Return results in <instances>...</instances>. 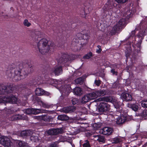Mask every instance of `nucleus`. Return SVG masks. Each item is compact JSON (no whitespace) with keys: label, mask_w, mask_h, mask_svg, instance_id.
Returning a JSON list of instances; mask_svg holds the SVG:
<instances>
[{"label":"nucleus","mask_w":147,"mask_h":147,"mask_svg":"<svg viewBox=\"0 0 147 147\" xmlns=\"http://www.w3.org/2000/svg\"><path fill=\"white\" fill-rule=\"evenodd\" d=\"M35 93L36 95L40 96L42 95L49 96L50 95V93L47 92L45 91L41 88H38L35 90Z\"/></svg>","instance_id":"a211bd4d"},{"label":"nucleus","mask_w":147,"mask_h":147,"mask_svg":"<svg viewBox=\"0 0 147 147\" xmlns=\"http://www.w3.org/2000/svg\"><path fill=\"white\" fill-rule=\"evenodd\" d=\"M97 47L98 49H97L96 52L98 54H100L101 53L102 50L101 48V47L100 45H98L97 46Z\"/></svg>","instance_id":"09e8293b"},{"label":"nucleus","mask_w":147,"mask_h":147,"mask_svg":"<svg viewBox=\"0 0 147 147\" xmlns=\"http://www.w3.org/2000/svg\"><path fill=\"white\" fill-rule=\"evenodd\" d=\"M40 80V79H39V78H38V79H34V81H35V82H38L39 80Z\"/></svg>","instance_id":"13d9d810"},{"label":"nucleus","mask_w":147,"mask_h":147,"mask_svg":"<svg viewBox=\"0 0 147 147\" xmlns=\"http://www.w3.org/2000/svg\"><path fill=\"white\" fill-rule=\"evenodd\" d=\"M71 102L73 105H75L78 102V100L77 98H74L72 100Z\"/></svg>","instance_id":"8fccbe9b"},{"label":"nucleus","mask_w":147,"mask_h":147,"mask_svg":"<svg viewBox=\"0 0 147 147\" xmlns=\"http://www.w3.org/2000/svg\"><path fill=\"white\" fill-rule=\"evenodd\" d=\"M82 90L79 87L75 88L73 90V92L76 94L80 95L82 94Z\"/></svg>","instance_id":"c85d7f7f"},{"label":"nucleus","mask_w":147,"mask_h":147,"mask_svg":"<svg viewBox=\"0 0 147 147\" xmlns=\"http://www.w3.org/2000/svg\"><path fill=\"white\" fill-rule=\"evenodd\" d=\"M80 144L81 147H91L89 141L88 140H85L82 144L80 142Z\"/></svg>","instance_id":"7c9ffc66"},{"label":"nucleus","mask_w":147,"mask_h":147,"mask_svg":"<svg viewBox=\"0 0 147 147\" xmlns=\"http://www.w3.org/2000/svg\"><path fill=\"white\" fill-rule=\"evenodd\" d=\"M136 33V30H134L132 31L130 35V37H134V40L136 41V39L137 38H138L139 40H138L137 46L138 47L140 48L141 47V45L142 42V40L144 38V34L142 32H140L136 36L135 35Z\"/></svg>","instance_id":"6e6552de"},{"label":"nucleus","mask_w":147,"mask_h":147,"mask_svg":"<svg viewBox=\"0 0 147 147\" xmlns=\"http://www.w3.org/2000/svg\"><path fill=\"white\" fill-rule=\"evenodd\" d=\"M92 94L94 95L93 96L94 99L98 97L103 96L105 95L106 94L105 90L104 89L98 90L95 92H92Z\"/></svg>","instance_id":"6ab92c4d"},{"label":"nucleus","mask_w":147,"mask_h":147,"mask_svg":"<svg viewBox=\"0 0 147 147\" xmlns=\"http://www.w3.org/2000/svg\"><path fill=\"white\" fill-rule=\"evenodd\" d=\"M111 141L113 143H119V145L118 146L119 147L121 146V143L122 142V140L121 138L117 137H115V138H112L111 140Z\"/></svg>","instance_id":"b1692460"},{"label":"nucleus","mask_w":147,"mask_h":147,"mask_svg":"<svg viewBox=\"0 0 147 147\" xmlns=\"http://www.w3.org/2000/svg\"><path fill=\"white\" fill-rule=\"evenodd\" d=\"M0 143L5 147H13L11 142L7 137L3 136L0 138Z\"/></svg>","instance_id":"f8f14e48"},{"label":"nucleus","mask_w":147,"mask_h":147,"mask_svg":"<svg viewBox=\"0 0 147 147\" xmlns=\"http://www.w3.org/2000/svg\"><path fill=\"white\" fill-rule=\"evenodd\" d=\"M144 145L146 146H147V142Z\"/></svg>","instance_id":"e2e57ef3"},{"label":"nucleus","mask_w":147,"mask_h":147,"mask_svg":"<svg viewBox=\"0 0 147 147\" xmlns=\"http://www.w3.org/2000/svg\"><path fill=\"white\" fill-rule=\"evenodd\" d=\"M102 134L104 135H110L113 131V129L109 127H105L101 129Z\"/></svg>","instance_id":"aec40b11"},{"label":"nucleus","mask_w":147,"mask_h":147,"mask_svg":"<svg viewBox=\"0 0 147 147\" xmlns=\"http://www.w3.org/2000/svg\"><path fill=\"white\" fill-rule=\"evenodd\" d=\"M142 147H146V146L143 145Z\"/></svg>","instance_id":"774afa93"},{"label":"nucleus","mask_w":147,"mask_h":147,"mask_svg":"<svg viewBox=\"0 0 147 147\" xmlns=\"http://www.w3.org/2000/svg\"><path fill=\"white\" fill-rule=\"evenodd\" d=\"M117 5L112 1H108L102 8L103 13L106 14V16H111L113 13L115 11L116 7Z\"/></svg>","instance_id":"423d86ee"},{"label":"nucleus","mask_w":147,"mask_h":147,"mask_svg":"<svg viewBox=\"0 0 147 147\" xmlns=\"http://www.w3.org/2000/svg\"><path fill=\"white\" fill-rule=\"evenodd\" d=\"M44 72H44V73L43 71L42 72V74H45V73H47V70H46V71H44Z\"/></svg>","instance_id":"680f3d73"},{"label":"nucleus","mask_w":147,"mask_h":147,"mask_svg":"<svg viewBox=\"0 0 147 147\" xmlns=\"http://www.w3.org/2000/svg\"><path fill=\"white\" fill-rule=\"evenodd\" d=\"M71 145L73 147H75V145L74 144H72L71 143Z\"/></svg>","instance_id":"0e129e2a"},{"label":"nucleus","mask_w":147,"mask_h":147,"mask_svg":"<svg viewBox=\"0 0 147 147\" xmlns=\"http://www.w3.org/2000/svg\"><path fill=\"white\" fill-rule=\"evenodd\" d=\"M17 143L20 147H28L27 143L24 141L18 140Z\"/></svg>","instance_id":"c756f323"},{"label":"nucleus","mask_w":147,"mask_h":147,"mask_svg":"<svg viewBox=\"0 0 147 147\" xmlns=\"http://www.w3.org/2000/svg\"><path fill=\"white\" fill-rule=\"evenodd\" d=\"M32 108H28L25 110V112L27 114H32Z\"/></svg>","instance_id":"58836bf2"},{"label":"nucleus","mask_w":147,"mask_h":147,"mask_svg":"<svg viewBox=\"0 0 147 147\" xmlns=\"http://www.w3.org/2000/svg\"><path fill=\"white\" fill-rule=\"evenodd\" d=\"M23 23L24 26L27 27H29L31 25V23L28 22V20L27 19H25L24 20Z\"/></svg>","instance_id":"ea45409f"},{"label":"nucleus","mask_w":147,"mask_h":147,"mask_svg":"<svg viewBox=\"0 0 147 147\" xmlns=\"http://www.w3.org/2000/svg\"><path fill=\"white\" fill-rule=\"evenodd\" d=\"M105 98V100L107 102H111L112 101V99L110 97H106Z\"/></svg>","instance_id":"de8ad7c7"},{"label":"nucleus","mask_w":147,"mask_h":147,"mask_svg":"<svg viewBox=\"0 0 147 147\" xmlns=\"http://www.w3.org/2000/svg\"><path fill=\"white\" fill-rule=\"evenodd\" d=\"M112 67H117V65H113L112 66Z\"/></svg>","instance_id":"052dcab7"},{"label":"nucleus","mask_w":147,"mask_h":147,"mask_svg":"<svg viewBox=\"0 0 147 147\" xmlns=\"http://www.w3.org/2000/svg\"><path fill=\"white\" fill-rule=\"evenodd\" d=\"M21 135L22 136H28V134L27 131H23L21 132Z\"/></svg>","instance_id":"49530a36"},{"label":"nucleus","mask_w":147,"mask_h":147,"mask_svg":"<svg viewBox=\"0 0 147 147\" xmlns=\"http://www.w3.org/2000/svg\"><path fill=\"white\" fill-rule=\"evenodd\" d=\"M102 124L101 122H97L93 124L92 126L96 130H97L100 128L102 126Z\"/></svg>","instance_id":"2f4dec72"},{"label":"nucleus","mask_w":147,"mask_h":147,"mask_svg":"<svg viewBox=\"0 0 147 147\" xmlns=\"http://www.w3.org/2000/svg\"><path fill=\"white\" fill-rule=\"evenodd\" d=\"M84 6L85 7H86V8H88H88L87 7V6H88V5H87H87H86V3H85L84 4Z\"/></svg>","instance_id":"bf43d9fd"},{"label":"nucleus","mask_w":147,"mask_h":147,"mask_svg":"<svg viewBox=\"0 0 147 147\" xmlns=\"http://www.w3.org/2000/svg\"><path fill=\"white\" fill-rule=\"evenodd\" d=\"M16 87L12 83H8L6 85L0 84V106L6 105V103L9 102L16 104L18 100L16 96Z\"/></svg>","instance_id":"f03ea898"},{"label":"nucleus","mask_w":147,"mask_h":147,"mask_svg":"<svg viewBox=\"0 0 147 147\" xmlns=\"http://www.w3.org/2000/svg\"><path fill=\"white\" fill-rule=\"evenodd\" d=\"M133 15L132 10H129L127 11L125 15V17L121 19L117 23L116 25L113 26L110 33V34L111 35H115L116 33H118L121 28L125 27L126 24V23L127 20L131 17Z\"/></svg>","instance_id":"20e7f679"},{"label":"nucleus","mask_w":147,"mask_h":147,"mask_svg":"<svg viewBox=\"0 0 147 147\" xmlns=\"http://www.w3.org/2000/svg\"><path fill=\"white\" fill-rule=\"evenodd\" d=\"M132 136L133 138L134 137V138H135V139H134V140H137V139H138V136H136L135 135H133Z\"/></svg>","instance_id":"4d7b16f0"},{"label":"nucleus","mask_w":147,"mask_h":147,"mask_svg":"<svg viewBox=\"0 0 147 147\" xmlns=\"http://www.w3.org/2000/svg\"><path fill=\"white\" fill-rule=\"evenodd\" d=\"M76 36V38L74 39V41L73 42L71 46V49L74 52L80 51L81 49V47H80L78 46V45L84 46L88 43L89 38V36L86 33L84 34L82 33H78Z\"/></svg>","instance_id":"7ed1b4c3"},{"label":"nucleus","mask_w":147,"mask_h":147,"mask_svg":"<svg viewBox=\"0 0 147 147\" xmlns=\"http://www.w3.org/2000/svg\"><path fill=\"white\" fill-rule=\"evenodd\" d=\"M20 92L24 94V96L26 98L32 93V91L30 89L24 87L23 88L21 89Z\"/></svg>","instance_id":"412c9836"},{"label":"nucleus","mask_w":147,"mask_h":147,"mask_svg":"<svg viewBox=\"0 0 147 147\" xmlns=\"http://www.w3.org/2000/svg\"><path fill=\"white\" fill-rule=\"evenodd\" d=\"M66 26V24H65L64 25V26H61V29L62 30L61 32V30H60L59 28H57L58 29H59L58 30H59V33H61L62 32L63 34V32L64 31H66V30H68V29H67V28L65 27Z\"/></svg>","instance_id":"e433bc0d"},{"label":"nucleus","mask_w":147,"mask_h":147,"mask_svg":"<svg viewBox=\"0 0 147 147\" xmlns=\"http://www.w3.org/2000/svg\"><path fill=\"white\" fill-rule=\"evenodd\" d=\"M92 57V53L90 52L88 53L83 56L84 59H88Z\"/></svg>","instance_id":"c9c22d12"},{"label":"nucleus","mask_w":147,"mask_h":147,"mask_svg":"<svg viewBox=\"0 0 147 147\" xmlns=\"http://www.w3.org/2000/svg\"><path fill=\"white\" fill-rule=\"evenodd\" d=\"M39 52L42 55H49L51 53L50 47L48 45V41L45 38L41 39L37 44Z\"/></svg>","instance_id":"39448f33"},{"label":"nucleus","mask_w":147,"mask_h":147,"mask_svg":"<svg viewBox=\"0 0 147 147\" xmlns=\"http://www.w3.org/2000/svg\"><path fill=\"white\" fill-rule=\"evenodd\" d=\"M94 84L97 86H99L101 84V81L100 80H96L94 81Z\"/></svg>","instance_id":"3c124183"},{"label":"nucleus","mask_w":147,"mask_h":147,"mask_svg":"<svg viewBox=\"0 0 147 147\" xmlns=\"http://www.w3.org/2000/svg\"><path fill=\"white\" fill-rule=\"evenodd\" d=\"M63 129L61 128H52L47 131L48 134L50 135H57L62 133Z\"/></svg>","instance_id":"4468645a"},{"label":"nucleus","mask_w":147,"mask_h":147,"mask_svg":"<svg viewBox=\"0 0 147 147\" xmlns=\"http://www.w3.org/2000/svg\"><path fill=\"white\" fill-rule=\"evenodd\" d=\"M62 71V67L59 66L55 69L54 70V73L56 75H59Z\"/></svg>","instance_id":"cd10ccee"},{"label":"nucleus","mask_w":147,"mask_h":147,"mask_svg":"<svg viewBox=\"0 0 147 147\" xmlns=\"http://www.w3.org/2000/svg\"><path fill=\"white\" fill-rule=\"evenodd\" d=\"M23 63H18L16 66L14 63L9 65L6 70V75L12 79L13 81L20 80L26 78L28 74L32 73L34 70L30 60L24 61Z\"/></svg>","instance_id":"f257e3e1"},{"label":"nucleus","mask_w":147,"mask_h":147,"mask_svg":"<svg viewBox=\"0 0 147 147\" xmlns=\"http://www.w3.org/2000/svg\"><path fill=\"white\" fill-rule=\"evenodd\" d=\"M75 109L71 107H64L63 109L64 112L66 113H71L75 111Z\"/></svg>","instance_id":"393cba45"},{"label":"nucleus","mask_w":147,"mask_h":147,"mask_svg":"<svg viewBox=\"0 0 147 147\" xmlns=\"http://www.w3.org/2000/svg\"><path fill=\"white\" fill-rule=\"evenodd\" d=\"M31 140L34 142H36L38 141V137L37 136H32L30 137Z\"/></svg>","instance_id":"4c0bfd02"},{"label":"nucleus","mask_w":147,"mask_h":147,"mask_svg":"<svg viewBox=\"0 0 147 147\" xmlns=\"http://www.w3.org/2000/svg\"><path fill=\"white\" fill-rule=\"evenodd\" d=\"M32 114L34 115L38 114L39 113H47L48 111L42 109H36L32 108Z\"/></svg>","instance_id":"5701e85b"},{"label":"nucleus","mask_w":147,"mask_h":147,"mask_svg":"<svg viewBox=\"0 0 147 147\" xmlns=\"http://www.w3.org/2000/svg\"><path fill=\"white\" fill-rule=\"evenodd\" d=\"M110 106L106 102H100L98 105L97 109L99 112L106 113L109 110Z\"/></svg>","instance_id":"9d476101"},{"label":"nucleus","mask_w":147,"mask_h":147,"mask_svg":"<svg viewBox=\"0 0 147 147\" xmlns=\"http://www.w3.org/2000/svg\"><path fill=\"white\" fill-rule=\"evenodd\" d=\"M121 97L123 100L127 101H131L132 100L131 95L127 91H125L122 93Z\"/></svg>","instance_id":"f3484780"},{"label":"nucleus","mask_w":147,"mask_h":147,"mask_svg":"<svg viewBox=\"0 0 147 147\" xmlns=\"http://www.w3.org/2000/svg\"><path fill=\"white\" fill-rule=\"evenodd\" d=\"M128 107L135 111H137L139 108L138 105L134 104H128Z\"/></svg>","instance_id":"bb28decb"},{"label":"nucleus","mask_w":147,"mask_h":147,"mask_svg":"<svg viewBox=\"0 0 147 147\" xmlns=\"http://www.w3.org/2000/svg\"><path fill=\"white\" fill-rule=\"evenodd\" d=\"M84 82L83 78L81 77L78 78L75 80V83L77 84H82Z\"/></svg>","instance_id":"f704fd0d"},{"label":"nucleus","mask_w":147,"mask_h":147,"mask_svg":"<svg viewBox=\"0 0 147 147\" xmlns=\"http://www.w3.org/2000/svg\"><path fill=\"white\" fill-rule=\"evenodd\" d=\"M28 119L27 117L24 114L21 115L18 114L12 115L10 118L9 119L11 121H15L22 119L26 120Z\"/></svg>","instance_id":"ddd939ff"},{"label":"nucleus","mask_w":147,"mask_h":147,"mask_svg":"<svg viewBox=\"0 0 147 147\" xmlns=\"http://www.w3.org/2000/svg\"><path fill=\"white\" fill-rule=\"evenodd\" d=\"M81 132V130L80 129H77L76 131H75L74 133L75 134H76Z\"/></svg>","instance_id":"6e6d98bb"},{"label":"nucleus","mask_w":147,"mask_h":147,"mask_svg":"<svg viewBox=\"0 0 147 147\" xmlns=\"http://www.w3.org/2000/svg\"><path fill=\"white\" fill-rule=\"evenodd\" d=\"M57 119L58 120L61 121H66L69 119V117L66 115L63 114L58 115Z\"/></svg>","instance_id":"a878e982"},{"label":"nucleus","mask_w":147,"mask_h":147,"mask_svg":"<svg viewBox=\"0 0 147 147\" xmlns=\"http://www.w3.org/2000/svg\"><path fill=\"white\" fill-rule=\"evenodd\" d=\"M50 147H57V145L55 144H52L50 145Z\"/></svg>","instance_id":"5fc2aeb1"},{"label":"nucleus","mask_w":147,"mask_h":147,"mask_svg":"<svg viewBox=\"0 0 147 147\" xmlns=\"http://www.w3.org/2000/svg\"><path fill=\"white\" fill-rule=\"evenodd\" d=\"M141 105L142 107L144 108H147V100L142 101Z\"/></svg>","instance_id":"79ce46f5"},{"label":"nucleus","mask_w":147,"mask_h":147,"mask_svg":"<svg viewBox=\"0 0 147 147\" xmlns=\"http://www.w3.org/2000/svg\"><path fill=\"white\" fill-rule=\"evenodd\" d=\"M114 106L116 109V111L119 112L121 113V111L122 107L118 103H116L114 104Z\"/></svg>","instance_id":"473e14b6"},{"label":"nucleus","mask_w":147,"mask_h":147,"mask_svg":"<svg viewBox=\"0 0 147 147\" xmlns=\"http://www.w3.org/2000/svg\"><path fill=\"white\" fill-rule=\"evenodd\" d=\"M54 117L49 115L47 114H45L38 116V119L45 122H51L52 121Z\"/></svg>","instance_id":"dca6fc26"},{"label":"nucleus","mask_w":147,"mask_h":147,"mask_svg":"<svg viewBox=\"0 0 147 147\" xmlns=\"http://www.w3.org/2000/svg\"><path fill=\"white\" fill-rule=\"evenodd\" d=\"M119 4H123L125 3L128 1V0H115Z\"/></svg>","instance_id":"37998d69"},{"label":"nucleus","mask_w":147,"mask_h":147,"mask_svg":"<svg viewBox=\"0 0 147 147\" xmlns=\"http://www.w3.org/2000/svg\"><path fill=\"white\" fill-rule=\"evenodd\" d=\"M111 72L112 73L113 75H115L116 76L118 75V72L115 71L114 69H112L111 70Z\"/></svg>","instance_id":"603ef678"},{"label":"nucleus","mask_w":147,"mask_h":147,"mask_svg":"<svg viewBox=\"0 0 147 147\" xmlns=\"http://www.w3.org/2000/svg\"><path fill=\"white\" fill-rule=\"evenodd\" d=\"M93 134L92 133L88 131L86 132L85 133V136L87 137H90L92 136Z\"/></svg>","instance_id":"a18cd8bd"},{"label":"nucleus","mask_w":147,"mask_h":147,"mask_svg":"<svg viewBox=\"0 0 147 147\" xmlns=\"http://www.w3.org/2000/svg\"><path fill=\"white\" fill-rule=\"evenodd\" d=\"M35 99L37 103L41 107L43 108L49 109L52 108L53 107V104H49L47 102H45L42 101L41 98L38 96H36L35 98Z\"/></svg>","instance_id":"9b49d317"},{"label":"nucleus","mask_w":147,"mask_h":147,"mask_svg":"<svg viewBox=\"0 0 147 147\" xmlns=\"http://www.w3.org/2000/svg\"><path fill=\"white\" fill-rule=\"evenodd\" d=\"M98 142H99L105 143V139L103 136L99 135V137L98 138Z\"/></svg>","instance_id":"72a5a7b5"},{"label":"nucleus","mask_w":147,"mask_h":147,"mask_svg":"<svg viewBox=\"0 0 147 147\" xmlns=\"http://www.w3.org/2000/svg\"><path fill=\"white\" fill-rule=\"evenodd\" d=\"M145 134H146V136H147V132H146L145 133Z\"/></svg>","instance_id":"338daca9"},{"label":"nucleus","mask_w":147,"mask_h":147,"mask_svg":"<svg viewBox=\"0 0 147 147\" xmlns=\"http://www.w3.org/2000/svg\"><path fill=\"white\" fill-rule=\"evenodd\" d=\"M92 92L85 95L82 98L81 102L82 104H85L91 100L94 99Z\"/></svg>","instance_id":"2eb2a0df"},{"label":"nucleus","mask_w":147,"mask_h":147,"mask_svg":"<svg viewBox=\"0 0 147 147\" xmlns=\"http://www.w3.org/2000/svg\"><path fill=\"white\" fill-rule=\"evenodd\" d=\"M131 118L129 116L127 113L122 114L120 117H118L116 121V123L118 125H121L126 121L131 120Z\"/></svg>","instance_id":"1a4fd4ad"},{"label":"nucleus","mask_w":147,"mask_h":147,"mask_svg":"<svg viewBox=\"0 0 147 147\" xmlns=\"http://www.w3.org/2000/svg\"><path fill=\"white\" fill-rule=\"evenodd\" d=\"M130 52H129L127 50L125 52V56L126 57V59L125 60L126 61H127V59L129 57L130 55Z\"/></svg>","instance_id":"c03bdc74"},{"label":"nucleus","mask_w":147,"mask_h":147,"mask_svg":"<svg viewBox=\"0 0 147 147\" xmlns=\"http://www.w3.org/2000/svg\"><path fill=\"white\" fill-rule=\"evenodd\" d=\"M94 139V141H98V138L99 137V135H94L93 136Z\"/></svg>","instance_id":"864d4df0"},{"label":"nucleus","mask_w":147,"mask_h":147,"mask_svg":"<svg viewBox=\"0 0 147 147\" xmlns=\"http://www.w3.org/2000/svg\"><path fill=\"white\" fill-rule=\"evenodd\" d=\"M77 56L74 54L68 55L65 53L62 54L61 56L59 58L61 63H65L75 59Z\"/></svg>","instance_id":"0eeeda50"},{"label":"nucleus","mask_w":147,"mask_h":147,"mask_svg":"<svg viewBox=\"0 0 147 147\" xmlns=\"http://www.w3.org/2000/svg\"><path fill=\"white\" fill-rule=\"evenodd\" d=\"M5 107H4V108H3V109H0V110H1H1H3V109H4Z\"/></svg>","instance_id":"69168bd1"},{"label":"nucleus","mask_w":147,"mask_h":147,"mask_svg":"<svg viewBox=\"0 0 147 147\" xmlns=\"http://www.w3.org/2000/svg\"><path fill=\"white\" fill-rule=\"evenodd\" d=\"M136 116H139L142 118L147 117V109L139 110L138 112L136 113Z\"/></svg>","instance_id":"4be33fe9"},{"label":"nucleus","mask_w":147,"mask_h":147,"mask_svg":"<svg viewBox=\"0 0 147 147\" xmlns=\"http://www.w3.org/2000/svg\"><path fill=\"white\" fill-rule=\"evenodd\" d=\"M85 8H84L82 10L83 11L82 12V13H81L80 14L81 15V16L84 18H86V16L87 15V13L85 12Z\"/></svg>","instance_id":"a19ab883"}]
</instances>
